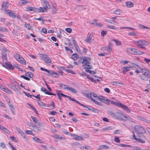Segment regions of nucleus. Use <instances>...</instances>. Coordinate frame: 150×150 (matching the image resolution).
Returning a JSON list of instances; mask_svg holds the SVG:
<instances>
[{"label":"nucleus","instance_id":"nucleus-22","mask_svg":"<svg viewBox=\"0 0 150 150\" xmlns=\"http://www.w3.org/2000/svg\"><path fill=\"white\" fill-rule=\"evenodd\" d=\"M93 36V35L91 34L89 36H88L86 38V39L85 40V41L88 43L91 42L92 40V38Z\"/></svg>","mask_w":150,"mask_h":150},{"label":"nucleus","instance_id":"nucleus-45","mask_svg":"<svg viewBox=\"0 0 150 150\" xmlns=\"http://www.w3.org/2000/svg\"><path fill=\"white\" fill-rule=\"evenodd\" d=\"M112 40L115 42L117 45H120L121 44V43L120 42L116 40Z\"/></svg>","mask_w":150,"mask_h":150},{"label":"nucleus","instance_id":"nucleus-4","mask_svg":"<svg viewBox=\"0 0 150 150\" xmlns=\"http://www.w3.org/2000/svg\"><path fill=\"white\" fill-rule=\"evenodd\" d=\"M40 69L42 71H45L48 73V75L53 77L57 78L58 76V74L57 73L53 71H49L48 70L45 69L43 67H41Z\"/></svg>","mask_w":150,"mask_h":150},{"label":"nucleus","instance_id":"nucleus-27","mask_svg":"<svg viewBox=\"0 0 150 150\" xmlns=\"http://www.w3.org/2000/svg\"><path fill=\"white\" fill-rule=\"evenodd\" d=\"M126 6L130 8L133 6V3L131 1H127L126 2Z\"/></svg>","mask_w":150,"mask_h":150},{"label":"nucleus","instance_id":"nucleus-15","mask_svg":"<svg viewBox=\"0 0 150 150\" xmlns=\"http://www.w3.org/2000/svg\"><path fill=\"white\" fill-rule=\"evenodd\" d=\"M63 88L68 91H70L76 94L77 93L76 90L75 89L68 86H67L66 87Z\"/></svg>","mask_w":150,"mask_h":150},{"label":"nucleus","instance_id":"nucleus-29","mask_svg":"<svg viewBox=\"0 0 150 150\" xmlns=\"http://www.w3.org/2000/svg\"><path fill=\"white\" fill-rule=\"evenodd\" d=\"M25 75L30 78H32L33 76V74L31 72H27L25 73Z\"/></svg>","mask_w":150,"mask_h":150},{"label":"nucleus","instance_id":"nucleus-30","mask_svg":"<svg viewBox=\"0 0 150 150\" xmlns=\"http://www.w3.org/2000/svg\"><path fill=\"white\" fill-rule=\"evenodd\" d=\"M28 3V1L26 0H22L20 1L19 4L21 5H25Z\"/></svg>","mask_w":150,"mask_h":150},{"label":"nucleus","instance_id":"nucleus-43","mask_svg":"<svg viewBox=\"0 0 150 150\" xmlns=\"http://www.w3.org/2000/svg\"><path fill=\"white\" fill-rule=\"evenodd\" d=\"M125 118L126 119V120H128L130 121L133 122L134 121H133V120L130 117H129L127 115H125Z\"/></svg>","mask_w":150,"mask_h":150},{"label":"nucleus","instance_id":"nucleus-64","mask_svg":"<svg viewBox=\"0 0 150 150\" xmlns=\"http://www.w3.org/2000/svg\"><path fill=\"white\" fill-rule=\"evenodd\" d=\"M114 140L115 142L118 143H119L120 142V140L119 138L117 137H115L114 139Z\"/></svg>","mask_w":150,"mask_h":150},{"label":"nucleus","instance_id":"nucleus-51","mask_svg":"<svg viewBox=\"0 0 150 150\" xmlns=\"http://www.w3.org/2000/svg\"><path fill=\"white\" fill-rule=\"evenodd\" d=\"M10 138H11V139L15 142H18V139H16L15 137H11Z\"/></svg>","mask_w":150,"mask_h":150},{"label":"nucleus","instance_id":"nucleus-47","mask_svg":"<svg viewBox=\"0 0 150 150\" xmlns=\"http://www.w3.org/2000/svg\"><path fill=\"white\" fill-rule=\"evenodd\" d=\"M74 47L75 49L76 50V51L80 53V52H81L79 48L78 45H76L75 46H74Z\"/></svg>","mask_w":150,"mask_h":150},{"label":"nucleus","instance_id":"nucleus-48","mask_svg":"<svg viewBox=\"0 0 150 150\" xmlns=\"http://www.w3.org/2000/svg\"><path fill=\"white\" fill-rule=\"evenodd\" d=\"M120 84V82L118 81H114L112 83V84L114 85L119 86Z\"/></svg>","mask_w":150,"mask_h":150},{"label":"nucleus","instance_id":"nucleus-31","mask_svg":"<svg viewBox=\"0 0 150 150\" xmlns=\"http://www.w3.org/2000/svg\"><path fill=\"white\" fill-rule=\"evenodd\" d=\"M0 128L6 133H8L9 130L7 129L4 127L2 125H0Z\"/></svg>","mask_w":150,"mask_h":150},{"label":"nucleus","instance_id":"nucleus-52","mask_svg":"<svg viewBox=\"0 0 150 150\" xmlns=\"http://www.w3.org/2000/svg\"><path fill=\"white\" fill-rule=\"evenodd\" d=\"M131 68V67L130 66H127V67H123V69H125L127 71H129V69Z\"/></svg>","mask_w":150,"mask_h":150},{"label":"nucleus","instance_id":"nucleus-46","mask_svg":"<svg viewBox=\"0 0 150 150\" xmlns=\"http://www.w3.org/2000/svg\"><path fill=\"white\" fill-rule=\"evenodd\" d=\"M31 117L35 124L37 123L38 121L37 119L33 116H31Z\"/></svg>","mask_w":150,"mask_h":150},{"label":"nucleus","instance_id":"nucleus-35","mask_svg":"<svg viewBox=\"0 0 150 150\" xmlns=\"http://www.w3.org/2000/svg\"><path fill=\"white\" fill-rule=\"evenodd\" d=\"M122 12V11L119 9L115 10L114 11V13L115 14L119 15Z\"/></svg>","mask_w":150,"mask_h":150},{"label":"nucleus","instance_id":"nucleus-44","mask_svg":"<svg viewBox=\"0 0 150 150\" xmlns=\"http://www.w3.org/2000/svg\"><path fill=\"white\" fill-rule=\"evenodd\" d=\"M84 68L85 69H92V66L91 65L87 64L86 65V66Z\"/></svg>","mask_w":150,"mask_h":150},{"label":"nucleus","instance_id":"nucleus-14","mask_svg":"<svg viewBox=\"0 0 150 150\" xmlns=\"http://www.w3.org/2000/svg\"><path fill=\"white\" fill-rule=\"evenodd\" d=\"M16 129L22 138L23 139H26V135L22 130L18 127H16Z\"/></svg>","mask_w":150,"mask_h":150},{"label":"nucleus","instance_id":"nucleus-11","mask_svg":"<svg viewBox=\"0 0 150 150\" xmlns=\"http://www.w3.org/2000/svg\"><path fill=\"white\" fill-rule=\"evenodd\" d=\"M5 13L13 17H17V15L16 13L10 10L6 11Z\"/></svg>","mask_w":150,"mask_h":150},{"label":"nucleus","instance_id":"nucleus-57","mask_svg":"<svg viewBox=\"0 0 150 150\" xmlns=\"http://www.w3.org/2000/svg\"><path fill=\"white\" fill-rule=\"evenodd\" d=\"M85 106L86 107L85 108H88V110H91V111L93 112H95L96 111V109L93 108H91V109H90V108H89L88 107H87L86 106ZM84 107L85 108V107Z\"/></svg>","mask_w":150,"mask_h":150},{"label":"nucleus","instance_id":"nucleus-17","mask_svg":"<svg viewBox=\"0 0 150 150\" xmlns=\"http://www.w3.org/2000/svg\"><path fill=\"white\" fill-rule=\"evenodd\" d=\"M71 136L74 137L75 139L77 140H83L84 139L82 137H81L74 134H71Z\"/></svg>","mask_w":150,"mask_h":150},{"label":"nucleus","instance_id":"nucleus-62","mask_svg":"<svg viewBox=\"0 0 150 150\" xmlns=\"http://www.w3.org/2000/svg\"><path fill=\"white\" fill-rule=\"evenodd\" d=\"M7 29L5 28L1 27H0V30L4 32H5L6 31Z\"/></svg>","mask_w":150,"mask_h":150},{"label":"nucleus","instance_id":"nucleus-50","mask_svg":"<svg viewBox=\"0 0 150 150\" xmlns=\"http://www.w3.org/2000/svg\"><path fill=\"white\" fill-rule=\"evenodd\" d=\"M65 30L68 33H71L72 31V29L70 28H67L65 29Z\"/></svg>","mask_w":150,"mask_h":150},{"label":"nucleus","instance_id":"nucleus-53","mask_svg":"<svg viewBox=\"0 0 150 150\" xmlns=\"http://www.w3.org/2000/svg\"><path fill=\"white\" fill-rule=\"evenodd\" d=\"M141 148L137 146H135L133 147V150H142Z\"/></svg>","mask_w":150,"mask_h":150},{"label":"nucleus","instance_id":"nucleus-41","mask_svg":"<svg viewBox=\"0 0 150 150\" xmlns=\"http://www.w3.org/2000/svg\"><path fill=\"white\" fill-rule=\"evenodd\" d=\"M90 148V147L88 146H83L80 147V148L82 150L83 149H88Z\"/></svg>","mask_w":150,"mask_h":150},{"label":"nucleus","instance_id":"nucleus-55","mask_svg":"<svg viewBox=\"0 0 150 150\" xmlns=\"http://www.w3.org/2000/svg\"><path fill=\"white\" fill-rule=\"evenodd\" d=\"M25 132L26 134H32L33 133V132L30 130H26Z\"/></svg>","mask_w":150,"mask_h":150},{"label":"nucleus","instance_id":"nucleus-49","mask_svg":"<svg viewBox=\"0 0 150 150\" xmlns=\"http://www.w3.org/2000/svg\"><path fill=\"white\" fill-rule=\"evenodd\" d=\"M120 146L121 147H131V146L130 145H127L125 144H120Z\"/></svg>","mask_w":150,"mask_h":150},{"label":"nucleus","instance_id":"nucleus-37","mask_svg":"<svg viewBox=\"0 0 150 150\" xmlns=\"http://www.w3.org/2000/svg\"><path fill=\"white\" fill-rule=\"evenodd\" d=\"M2 59L3 60L6 59V54L4 52H3L2 54Z\"/></svg>","mask_w":150,"mask_h":150},{"label":"nucleus","instance_id":"nucleus-58","mask_svg":"<svg viewBox=\"0 0 150 150\" xmlns=\"http://www.w3.org/2000/svg\"><path fill=\"white\" fill-rule=\"evenodd\" d=\"M105 21L106 22L110 23H112V21L113 22L115 23L116 21H112L109 19H106Z\"/></svg>","mask_w":150,"mask_h":150},{"label":"nucleus","instance_id":"nucleus-59","mask_svg":"<svg viewBox=\"0 0 150 150\" xmlns=\"http://www.w3.org/2000/svg\"><path fill=\"white\" fill-rule=\"evenodd\" d=\"M54 137L55 138H57L59 139H62V137L57 135H55L54 136Z\"/></svg>","mask_w":150,"mask_h":150},{"label":"nucleus","instance_id":"nucleus-63","mask_svg":"<svg viewBox=\"0 0 150 150\" xmlns=\"http://www.w3.org/2000/svg\"><path fill=\"white\" fill-rule=\"evenodd\" d=\"M107 32L106 31L103 30L101 32V35L102 36H104L106 34Z\"/></svg>","mask_w":150,"mask_h":150},{"label":"nucleus","instance_id":"nucleus-33","mask_svg":"<svg viewBox=\"0 0 150 150\" xmlns=\"http://www.w3.org/2000/svg\"><path fill=\"white\" fill-rule=\"evenodd\" d=\"M132 65L134 67L137 69H140L141 70V69H142L141 67L136 64L135 63H132Z\"/></svg>","mask_w":150,"mask_h":150},{"label":"nucleus","instance_id":"nucleus-56","mask_svg":"<svg viewBox=\"0 0 150 150\" xmlns=\"http://www.w3.org/2000/svg\"><path fill=\"white\" fill-rule=\"evenodd\" d=\"M86 71L91 74H96L95 72L93 71H92L89 69H88L87 70L86 69Z\"/></svg>","mask_w":150,"mask_h":150},{"label":"nucleus","instance_id":"nucleus-54","mask_svg":"<svg viewBox=\"0 0 150 150\" xmlns=\"http://www.w3.org/2000/svg\"><path fill=\"white\" fill-rule=\"evenodd\" d=\"M110 114L112 117L116 118V113H115L113 112H110Z\"/></svg>","mask_w":150,"mask_h":150},{"label":"nucleus","instance_id":"nucleus-42","mask_svg":"<svg viewBox=\"0 0 150 150\" xmlns=\"http://www.w3.org/2000/svg\"><path fill=\"white\" fill-rule=\"evenodd\" d=\"M23 92L28 97H30V98H32L33 95H30L29 93H26V92L24 91H23Z\"/></svg>","mask_w":150,"mask_h":150},{"label":"nucleus","instance_id":"nucleus-1","mask_svg":"<svg viewBox=\"0 0 150 150\" xmlns=\"http://www.w3.org/2000/svg\"><path fill=\"white\" fill-rule=\"evenodd\" d=\"M87 97L96 104L100 106L103 105L100 102L97 101L99 98V97L94 93L91 92L89 94H88Z\"/></svg>","mask_w":150,"mask_h":150},{"label":"nucleus","instance_id":"nucleus-32","mask_svg":"<svg viewBox=\"0 0 150 150\" xmlns=\"http://www.w3.org/2000/svg\"><path fill=\"white\" fill-rule=\"evenodd\" d=\"M72 58L74 60H76L78 58V55L77 54H73L72 55Z\"/></svg>","mask_w":150,"mask_h":150},{"label":"nucleus","instance_id":"nucleus-24","mask_svg":"<svg viewBox=\"0 0 150 150\" xmlns=\"http://www.w3.org/2000/svg\"><path fill=\"white\" fill-rule=\"evenodd\" d=\"M39 105L41 107H42L43 106H47L49 107V105L47 104V106L45 104H44L40 100H38L37 101Z\"/></svg>","mask_w":150,"mask_h":150},{"label":"nucleus","instance_id":"nucleus-36","mask_svg":"<svg viewBox=\"0 0 150 150\" xmlns=\"http://www.w3.org/2000/svg\"><path fill=\"white\" fill-rule=\"evenodd\" d=\"M37 8H33L32 6H29L27 8V10L28 11H34L36 12V10Z\"/></svg>","mask_w":150,"mask_h":150},{"label":"nucleus","instance_id":"nucleus-18","mask_svg":"<svg viewBox=\"0 0 150 150\" xmlns=\"http://www.w3.org/2000/svg\"><path fill=\"white\" fill-rule=\"evenodd\" d=\"M0 88L1 89L5 92L8 93H11V91L7 87H3L2 85L0 84Z\"/></svg>","mask_w":150,"mask_h":150},{"label":"nucleus","instance_id":"nucleus-13","mask_svg":"<svg viewBox=\"0 0 150 150\" xmlns=\"http://www.w3.org/2000/svg\"><path fill=\"white\" fill-rule=\"evenodd\" d=\"M116 105L118 106H120L123 109L126 110L127 112H130L131 110L128 108L127 106L121 103H116Z\"/></svg>","mask_w":150,"mask_h":150},{"label":"nucleus","instance_id":"nucleus-38","mask_svg":"<svg viewBox=\"0 0 150 150\" xmlns=\"http://www.w3.org/2000/svg\"><path fill=\"white\" fill-rule=\"evenodd\" d=\"M9 106H10V109L11 110V111L12 112V113L13 114L15 115V110L14 108L13 107L12 105H9Z\"/></svg>","mask_w":150,"mask_h":150},{"label":"nucleus","instance_id":"nucleus-12","mask_svg":"<svg viewBox=\"0 0 150 150\" xmlns=\"http://www.w3.org/2000/svg\"><path fill=\"white\" fill-rule=\"evenodd\" d=\"M98 100L102 102H103L106 103L108 105L110 104V103L108 100L104 96H101L100 97H99V98H98Z\"/></svg>","mask_w":150,"mask_h":150},{"label":"nucleus","instance_id":"nucleus-16","mask_svg":"<svg viewBox=\"0 0 150 150\" xmlns=\"http://www.w3.org/2000/svg\"><path fill=\"white\" fill-rule=\"evenodd\" d=\"M116 118L119 119H122L125 116L122 112H116Z\"/></svg>","mask_w":150,"mask_h":150},{"label":"nucleus","instance_id":"nucleus-28","mask_svg":"<svg viewBox=\"0 0 150 150\" xmlns=\"http://www.w3.org/2000/svg\"><path fill=\"white\" fill-rule=\"evenodd\" d=\"M139 119H140L142 121L144 122H145L147 123H149L150 122V121L146 119V118L143 117H138Z\"/></svg>","mask_w":150,"mask_h":150},{"label":"nucleus","instance_id":"nucleus-10","mask_svg":"<svg viewBox=\"0 0 150 150\" xmlns=\"http://www.w3.org/2000/svg\"><path fill=\"white\" fill-rule=\"evenodd\" d=\"M2 66L7 69H13V67L10 62H6L2 64Z\"/></svg>","mask_w":150,"mask_h":150},{"label":"nucleus","instance_id":"nucleus-25","mask_svg":"<svg viewBox=\"0 0 150 150\" xmlns=\"http://www.w3.org/2000/svg\"><path fill=\"white\" fill-rule=\"evenodd\" d=\"M8 5L9 4L7 2H3L2 6V8L3 9L6 10L8 8Z\"/></svg>","mask_w":150,"mask_h":150},{"label":"nucleus","instance_id":"nucleus-60","mask_svg":"<svg viewBox=\"0 0 150 150\" xmlns=\"http://www.w3.org/2000/svg\"><path fill=\"white\" fill-rule=\"evenodd\" d=\"M21 78H23V79L26 80H27L28 81H30V79H29V78L23 75L21 76Z\"/></svg>","mask_w":150,"mask_h":150},{"label":"nucleus","instance_id":"nucleus-61","mask_svg":"<svg viewBox=\"0 0 150 150\" xmlns=\"http://www.w3.org/2000/svg\"><path fill=\"white\" fill-rule=\"evenodd\" d=\"M3 116L4 117L7 118L9 119H10V120L12 119V118L11 117L9 116L8 115L6 114H5L4 115H3Z\"/></svg>","mask_w":150,"mask_h":150},{"label":"nucleus","instance_id":"nucleus-21","mask_svg":"<svg viewBox=\"0 0 150 150\" xmlns=\"http://www.w3.org/2000/svg\"><path fill=\"white\" fill-rule=\"evenodd\" d=\"M44 4V7L47 10V9H50V6L49 4V2L46 0H43Z\"/></svg>","mask_w":150,"mask_h":150},{"label":"nucleus","instance_id":"nucleus-26","mask_svg":"<svg viewBox=\"0 0 150 150\" xmlns=\"http://www.w3.org/2000/svg\"><path fill=\"white\" fill-rule=\"evenodd\" d=\"M61 69L65 71L67 73H70L73 74H75V73L73 70L70 69H65L64 67H61Z\"/></svg>","mask_w":150,"mask_h":150},{"label":"nucleus","instance_id":"nucleus-8","mask_svg":"<svg viewBox=\"0 0 150 150\" xmlns=\"http://www.w3.org/2000/svg\"><path fill=\"white\" fill-rule=\"evenodd\" d=\"M15 57L16 60L21 63L23 65L26 64V63L25 60L19 54H16L15 55Z\"/></svg>","mask_w":150,"mask_h":150},{"label":"nucleus","instance_id":"nucleus-39","mask_svg":"<svg viewBox=\"0 0 150 150\" xmlns=\"http://www.w3.org/2000/svg\"><path fill=\"white\" fill-rule=\"evenodd\" d=\"M24 26L28 30H30L31 29V27L29 24L25 23L24 24Z\"/></svg>","mask_w":150,"mask_h":150},{"label":"nucleus","instance_id":"nucleus-34","mask_svg":"<svg viewBox=\"0 0 150 150\" xmlns=\"http://www.w3.org/2000/svg\"><path fill=\"white\" fill-rule=\"evenodd\" d=\"M33 139L35 141L38 142L40 143H42L43 142L42 141V140L37 137H34L33 138Z\"/></svg>","mask_w":150,"mask_h":150},{"label":"nucleus","instance_id":"nucleus-6","mask_svg":"<svg viewBox=\"0 0 150 150\" xmlns=\"http://www.w3.org/2000/svg\"><path fill=\"white\" fill-rule=\"evenodd\" d=\"M149 43L145 40H139L136 43V45L138 47L141 48L145 49V47H143V45H148Z\"/></svg>","mask_w":150,"mask_h":150},{"label":"nucleus","instance_id":"nucleus-3","mask_svg":"<svg viewBox=\"0 0 150 150\" xmlns=\"http://www.w3.org/2000/svg\"><path fill=\"white\" fill-rule=\"evenodd\" d=\"M57 96L58 97L59 100H62V99H61V98L62 96L66 97H67V98H69L70 100H71L73 101L76 102V103H78L81 106H83L85 107H86L85 106V105L80 103L79 101L76 100L75 99H74V98H72L71 97H70L69 96L65 95L63 94V93H61L60 94H58Z\"/></svg>","mask_w":150,"mask_h":150},{"label":"nucleus","instance_id":"nucleus-9","mask_svg":"<svg viewBox=\"0 0 150 150\" xmlns=\"http://www.w3.org/2000/svg\"><path fill=\"white\" fill-rule=\"evenodd\" d=\"M127 50V52L133 54L140 55L142 53L141 52L134 48H128Z\"/></svg>","mask_w":150,"mask_h":150},{"label":"nucleus","instance_id":"nucleus-20","mask_svg":"<svg viewBox=\"0 0 150 150\" xmlns=\"http://www.w3.org/2000/svg\"><path fill=\"white\" fill-rule=\"evenodd\" d=\"M101 50L102 51L107 50L108 52L110 53L111 52L112 49L110 46L104 47H102Z\"/></svg>","mask_w":150,"mask_h":150},{"label":"nucleus","instance_id":"nucleus-23","mask_svg":"<svg viewBox=\"0 0 150 150\" xmlns=\"http://www.w3.org/2000/svg\"><path fill=\"white\" fill-rule=\"evenodd\" d=\"M103 149H108L109 147L105 145H101L99 146V148L97 149V150H102Z\"/></svg>","mask_w":150,"mask_h":150},{"label":"nucleus","instance_id":"nucleus-40","mask_svg":"<svg viewBox=\"0 0 150 150\" xmlns=\"http://www.w3.org/2000/svg\"><path fill=\"white\" fill-rule=\"evenodd\" d=\"M45 60L46 63H51V59L49 57H47Z\"/></svg>","mask_w":150,"mask_h":150},{"label":"nucleus","instance_id":"nucleus-19","mask_svg":"<svg viewBox=\"0 0 150 150\" xmlns=\"http://www.w3.org/2000/svg\"><path fill=\"white\" fill-rule=\"evenodd\" d=\"M36 10V12H43L47 11V9L44 7H40L39 8H37Z\"/></svg>","mask_w":150,"mask_h":150},{"label":"nucleus","instance_id":"nucleus-2","mask_svg":"<svg viewBox=\"0 0 150 150\" xmlns=\"http://www.w3.org/2000/svg\"><path fill=\"white\" fill-rule=\"evenodd\" d=\"M141 72L142 75L141 76V79L143 80L148 81L150 77V71L145 68L141 69Z\"/></svg>","mask_w":150,"mask_h":150},{"label":"nucleus","instance_id":"nucleus-7","mask_svg":"<svg viewBox=\"0 0 150 150\" xmlns=\"http://www.w3.org/2000/svg\"><path fill=\"white\" fill-rule=\"evenodd\" d=\"M135 131L139 134H144L146 132V130L142 127L139 125H136L134 127Z\"/></svg>","mask_w":150,"mask_h":150},{"label":"nucleus","instance_id":"nucleus-5","mask_svg":"<svg viewBox=\"0 0 150 150\" xmlns=\"http://www.w3.org/2000/svg\"><path fill=\"white\" fill-rule=\"evenodd\" d=\"M79 61H81L82 62V64H83V67L86 66L87 64L90 63V60L91 59L87 57H82L80 59V60H79Z\"/></svg>","mask_w":150,"mask_h":150}]
</instances>
